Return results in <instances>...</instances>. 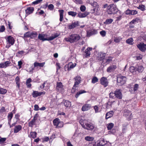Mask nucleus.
Listing matches in <instances>:
<instances>
[{
    "label": "nucleus",
    "mask_w": 146,
    "mask_h": 146,
    "mask_svg": "<svg viewBox=\"0 0 146 146\" xmlns=\"http://www.w3.org/2000/svg\"><path fill=\"white\" fill-rule=\"evenodd\" d=\"M97 31L95 29H93L92 30L89 34L90 35V36L92 35L96 34L97 33Z\"/></svg>",
    "instance_id": "nucleus-51"
},
{
    "label": "nucleus",
    "mask_w": 146,
    "mask_h": 146,
    "mask_svg": "<svg viewBox=\"0 0 146 146\" xmlns=\"http://www.w3.org/2000/svg\"><path fill=\"white\" fill-rule=\"evenodd\" d=\"M82 125V127L85 129L89 130H92L94 127V125L90 123H86L84 125L83 124Z\"/></svg>",
    "instance_id": "nucleus-11"
},
{
    "label": "nucleus",
    "mask_w": 146,
    "mask_h": 146,
    "mask_svg": "<svg viewBox=\"0 0 146 146\" xmlns=\"http://www.w3.org/2000/svg\"><path fill=\"white\" fill-rule=\"evenodd\" d=\"M137 67L135 66H132L130 67L129 70L131 72L133 73L137 71Z\"/></svg>",
    "instance_id": "nucleus-34"
},
{
    "label": "nucleus",
    "mask_w": 146,
    "mask_h": 146,
    "mask_svg": "<svg viewBox=\"0 0 146 146\" xmlns=\"http://www.w3.org/2000/svg\"><path fill=\"white\" fill-rule=\"evenodd\" d=\"M76 64H73L72 62L69 63L68 64L66 65L64 67L65 71H69L72 69L74 68L76 66Z\"/></svg>",
    "instance_id": "nucleus-10"
},
{
    "label": "nucleus",
    "mask_w": 146,
    "mask_h": 146,
    "mask_svg": "<svg viewBox=\"0 0 146 146\" xmlns=\"http://www.w3.org/2000/svg\"><path fill=\"white\" fill-rule=\"evenodd\" d=\"M79 25V22L78 21H76L72 23L71 24L68 26V28L69 29H72Z\"/></svg>",
    "instance_id": "nucleus-19"
},
{
    "label": "nucleus",
    "mask_w": 146,
    "mask_h": 146,
    "mask_svg": "<svg viewBox=\"0 0 146 146\" xmlns=\"http://www.w3.org/2000/svg\"><path fill=\"white\" fill-rule=\"evenodd\" d=\"M56 89L57 91L62 92L64 90L63 86L61 82H57Z\"/></svg>",
    "instance_id": "nucleus-16"
},
{
    "label": "nucleus",
    "mask_w": 146,
    "mask_h": 146,
    "mask_svg": "<svg viewBox=\"0 0 146 146\" xmlns=\"http://www.w3.org/2000/svg\"><path fill=\"white\" fill-rule=\"evenodd\" d=\"M45 93L44 92H39L38 91H33L32 95L34 98H36L38 96H41L42 94H44Z\"/></svg>",
    "instance_id": "nucleus-18"
},
{
    "label": "nucleus",
    "mask_w": 146,
    "mask_h": 146,
    "mask_svg": "<svg viewBox=\"0 0 146 146\" xmlns=\"http://www.w3.org/2000/svg\"><path fill=\"white\" fill-rule=\"evenodd\" d=\"M137 8L142 11H144L145 9V6L143 5H140L139 7H137Z\"/></svg>",
    "instance_id": "nucleus-43"
},
{
    "label": "nucleus",
    "mask_w": 146,
    "mask_h": 146,
    "mask_svg": "<svg viewBox=\"0 0 146 146\" xmlns=\"http://www.w3.org/2000/svg\"><path fill=\"white\" fill-rule=\"evenodd\" d=\"M100 84L103 85L104 87H106L108 86V82L107 78L105 77H102L100 79Z\"/></svg>",
    "instance_id": "nucleus-15"
},
{
    "label": "nucleus",
    "mask_w": 146,
    "mask_h": 146,
    "mask_svg": "<svg viewBox=\"0 0 146 146\" xmlns=\"http://www.w3.org/2000/svg\"><path fill=\"white\" fill-rule=\"evenodd\" d=\"M22 128V126L21 125H18L15 126L14 129V133H16L18 132Z\"/></svg>",
    "instance_id": "nucleus-25"
},
{
    "label": "nucleus",
    "mask_w": 146,
    "mask_h": 146,
    "mask_svg": "<svg viewBox=\"0 0 146 146\" xmlns=\"http://www.w3.org/2000/svg\"><path fill=\"white\" fill-rule=\"evenodd\" d=\"M115 97L119 99H121L122 98V94L121 90L117 89L115 91Z\"/></svg>",
    "instance_id": "nucleus-14"
},
{
    "label": "nucleus",
    "mask_w": 146,
    "mask_h": 146,
    "mask_svg": "<svg viewBox=\"0 0 146 146\" xmlns=\"http://www.w3.org/2000/svg\"><path fill=\"white\" fill-rule=\"evenodd\" d=\"M20 115L19 114H16L15 117V118L16 119V122L20 120L19 119Z\"/></svg>",
    "instance_id": "nucleus-57"
},
{
    "label": "nucleus",
    "mask_w": 146,
    "mask_h": 146,
    "mask_svg": "<svg viewBox=\"0 0 146 146\" xmlns=\"http://www.w3.org/2000/svg\"><path fill=\"white\" fill-rule=\"evenodd\" d=\"M123 115L126 117L128 120H130L132 117L131 112L126 110H124Z\"/></svg>",
    "instance_id": "nucleus-9"
},
{
    "label": "nucleus",
    "mask_w": 146,
    "mask_h": 146,
    "mask_svg": "<svg viewBox=\"0 0 146 146\" xmlns=\"http://www.w3.org/2000/svg\"><path fill=\"white\" fill-rule=\"evenodd\" d=\"M42 0H36V1L33 2L32 3L34 5H37L40 3Z\"/></svg>",
    "instance_id": "nucleus-53"
},
{
    "label": "nucleus",
    "mask_w": 146,
    "mask_h": 146,
    "mask_svg": "<svg viewBox=\"0 0 146 146\" xmlns=\"http://www.w3.org/2000/svg\"><path fill=\"white\" fill-rule=\"evenodd\" d=\"M114 125L112 123H110L108 124L107 128L108 130H110L113 127Z\"/></svg>",
    "instance_id": "nucleus-49"
},
{
    "label": "nucleus",
    "mask_w": 146,
    "mask_h": 146,
    "mask_svg": "<svg viewBox=\"0 0 146 146\" xmlns=\"http://www.w3.org/2000/svg\"><path fill=\"white\" fill-rule=\"evenodd\" d=\"M59 35L57 33H56L52 36L48 37V39L46 38V35L44 34H39L38 35V38L40 40L43 41L46 40H52L58 37Z\"/></svg>",
    "instance_id": "nucleus-2"
},
{
    "label": "nucleus",
    "mask_w": 146,
    "mask_h": 146,
    "mask_svg": "<svg viewBox=\"0 0 146 146\" xmlns=\"http://www.w3.org/2000/svg\"><path fill=\"white\" fill-rule=\"evenodd\" d=\"M5 111V109L4 107H2L0 109V113H3Z\"/></svg>",
    "instance_id": "nucleus-63"
},
{
    "label": "nucleus",
    "mask_w": 146,
    "mask_h": 146,
    "mask_svg": "<svg viewBox=\"0 0 146 146\" xmlns=\"http://www.w3.org/2000/svg\"><path fill=\"white\" fill-rule=\"evenodd\" d=\"M90 4L92 6L95 7L94 8L96 9L97 10L98 9L99 5L96 2H94L93 3H90Z\"/></svg>",
    "instance_id": "nucleus-33"
},
{
    "label": "nucleus",
    "mask_w": 146,
    "mask_h": 146,
    "mask_svg": "<svg viewBox=\"0 0 146 146\" xmlns=\"http://www.w3.org/2000/svg\"><path fill=\"white\" fill-rule=\"evenodd\" d=\"M118 11L116 5L114 4H110L108 7L107 12L109 14H114Z\"/></svg>",
    "instance_id": "nucleus-3"
},
{
    "label": "nucleus",
    "mask_w": 146,
    "mask_h": 146,
    "mask_svg": "<svg viewBox=\"0 0 146 146\" xmlns=\"http://www.w3.org/2000/svg\"><path fill=\"white\" fill-rule=\"evenodd\" d=\"M126 77L121 75L118 76L117 78V84L119 86L123 85L126 80Z\"/></svg>",
    "instance_id": "nucleus-6"
},
{
    "label": "nucleus",
    "mask_w": 146,
    "mask_h": 146,
    "mask_svg": "<svg viewBox=\"0 0 146 146\" xmlns=\"http://www.w3.org/2000/svg\"><path fill=\"white\" fill-rule=\"evenodd\" d=\"M86 7L84 5H82L80 7V10L82 12L86 10Z\"/></svg>",
    "instance_id": "nucleus-59"
},
{
    "label": "nucleus",
    "mask_w": 146,
    "mask_h": 146,
    "mask_svg": "<svg viewBox=\"0 0 146 146\" xmlns=\"http://www.w3.org/2000/svg\"><path fill=\"white\" fill-rule=\"evenodd\" d=\"M113 20L112 19H109L106 20L104 22V23L106 24H109L111 23L113 21Z\"/></svg>",
    "instance_id": "nucleus-41"
},
{
    "label": "nucleus",
    "mask_w": 146,
    "mask_h": 146,
    "mask_svg": "<svg viewBox=\"0 0 146 146\" xmlns=\"http://www.w3.org/2000/svg\"><path fill=\"white\" fill-rule=\"evenodd\" d=\"M34 110L35 111H38L39 110V106L38 105L36 104L34 106Z\"/></svg>",
    "instance_id": "nucleus-62"
},
{
    "label": "nucleus",
    "mask_w": 146,
    "mask_h": 146,
    "mask_svg": "<svg viewBox=\"0 0 146 146\" xmlns=\"http://www.w3.org/2000/svg\"><path fill=\"white\" fill-rule=\"evenodd\" d=\"M15 80L16 84H17L18 87L19 88L20 85L19 83L20 79L19 78L18 76H17L15 78Z\"/></svg>",
    "instance_id": "nucleus-40"
},
{
    "label": "nucleus",
    "mask_w": 146,
    "mask_h": 146,
    "mask_svg": "<svg viewBox=\"0 0 146 146\" xmlns=\"http://www.w3.org/2000/svg\"><path fill=\"white\" fill-rule=\"evenodd\" d=\"M137 71H138L139 72L141 73L143 71L144 68L142 66H139L137 67Z\"/></svg>",
    "instance_id": "nucleus-32"
},
{
    "label": "nucleus",
    "mask_w": 146,
    "mask_h": 146,
    "mask_svg": "<svg viewBox=\"0 0 146 146\" xmlns=\"http://www.w3.org/2000/svg\"><path fill=\"white\" fill-rule=\"evenodd\" d=\"M140 21V19L138 18H136L135 19H133L130 22V24H134L136 23H138Z\"/></svg>",
    "instance_id": "nucleus-35"
},
{
    "label": "nucleus",
    "mask_w": 146,
    "mask_h": 146,
    "mask_svg": "<svg viewBox=\"0 0 146 146\" xmlns=\"http://www.w3.org/2000/svg\"><path fill=\"white\" fill-rule=\"evenodd\" d=\"M98 78L94 76L93 78L92 79V83L93 84H94L98 81Z\"/></svg>",
    "instance_id": "nucleus-44"
},
{
    "label": "nucleus",
    "mask_w": 146,
    "mask_h": 146,
    "mask_svg": "<svg viewBox=\"0 0 146 146\" xmlns=\"http://www.w3.org/2000/svg\"><path fill=\"white\" fill-rule=\"evenodd\" d=\"M58 11L59 13V20L60 22H62L63 21V14L64 13V11L63 10L60 9Z\"/></svg>",
    "instance_id": "nucleus-26"
},
{
    "label": "nucleus",
    "mask_w": 146,
    "mask_h": 146,
    "mask_svg": "<svg viewBox=\"0 0 146 146\" xmlns=\"http://www.w3.org/2000/svg\"><path fill=\"white\" fill-rule=\"evenodd\" d=\"M88 15L87 12H84L83 13H79L78 14V16L80 18H83L86 17Z\"/></svg>",
    "instance_id": "nucleus-29"
},
{
    "label": "nucleus",
    "mask_w": 146,
    "mask_h": 146,
    "mask_svg": "<svg viewBox=\"0 0 146 146\" xmlns=\"http://www.w3.org/2000/svg\"><path fill=\"white\" fill-rule=\"evenodd\" d=\"M7 92L6 90L3 88H0V93L1 94H4L6 93Z\"/></svg>",
    "instance_id": "nucleus-50"
},
{
    "label": "nucleus",
    "mask_w": 146,
    "mask_h": 146,
    "mask_svg": "<svg viewBox=\"0 0 146 146\" xmlns=\"http://www.w3.org/2000/svg\"><path fill=\"white\" fill-rule=\"evenodd\" d=\"M115 96V92L113 93V92H111L109 94V97L110 98H113Z\"/></svg>",
    "instance_id": "nucleus-54"
},
{
    "label": "nucleus",
    "mask_w": 146,
    "mask_h": 146,
    "mask_svg": "<svg viewBox=\"0 0 146 146\" xmlns=\"http://www.w3.org/2000/svg\"><path fill=\"white\" fill-rule=\"evenodd\" d=\"M37 133L35 132H31L30 133V136L32 138H34L36 137Z\"/></svg>",
    "instance_id": "nucleus-48"
},
{
    "label": "nucleus",
    "mask_w": 146,
    "mask_h": 146,
    "mask_svg": "<svg viewBox=\"0 0 146 146\" xmlns=\"http://www.w3.org/2000/svg\"><path fill=\"white\" fill-rule=\"evenodd\" d=\"M35 121L32 119L31 121L29 123V126L30 127H33V126L35 124Z\"/></svg>",
    "instance_id": "nucleus-37"
},
{
    "label": "nucleus",
    "mask_w": 146,
    "mask_h": 146,
    "mask_svg": "<svg viewBox=\"0 0 146 146\" xmlns=\"http://www.w3.org/2000/svg\"><path fill=\"white\" fill-rule=\"evenodd\" d=\"M122 38L120 36L116 37L114 39V41L116 43H118L120 42Z\"/></svg>",
    "instance_id": "nucleus-36"
},
{
    "label": "nucleus",
    "mask_w": 146,
    "mask_h": 146,
    "mask_svg": "<svg viewBox=\"0 0 146 146\" xmlns=\"http://www.w3.org/2000/svg\"><path fill=\"white\" fill-rule=\"evenodd\" d=\"M53 124L54 126H56L57 128H60L63 126V123L62 122L60 121L59 119L56 118L53 121Z\"/></svg>",
    "instance_id": "nucleus-8"
},
{
    "label": "nucleus",
    "mask_w": 146,
    "mask_h": 146,
    "mask_svg": "<svg viewBox=\"0 0 146 146\" xmlns=\"http://www.w3.org/2000/svg\"><path fill=\"white\" fill-rule=\"evenodd\" d=\"M91 108V105L90 104H86L82 106L81 110L82 111H86L90 109Z\"/></svg>",
    "instance_id": "nucleus-17"
},
{
    "label": "nucleus",
    "mask_w": 146,
    "mask_h": 146,
    "mask_svg": "<svg viewBox=\"0 0 146 146\" xmlns=\"http://www.w3.org/2000/svg\"><path fill=\"white\" fill-rule=\"evenodd\" d=\"M139 88V85L137 84H135L133 86V90L135 92L137 91Z\"/></svg>",
    "instance_id": "nucleus-47"
},
{
    "label": "nucleus",
    "mask_w": 146,
    "mask_h": 146,
    "mask_svg": "<svg viewBox=\"0 0 146 146\" xmlns=\"http://www.w3.org/2000/svg\"><path fill=\"white\" fill-rule=\"evenodd\" d=\"M54 6L53 5L50 4L48 6V9L50 10H52L54 9Z\"/></svg>",
    "instance_id": "nucleus-60"
},
{
    "label": "nucleus",
    "mask_w": 146,
    "mask_h": 146,
    "mask_svg": "<svg viewBox=\"0 0 146 146\" xmlns=\"http://www.w3.org/2000/svg\"><path fill=\"white\" fill-rule=\"evenodd\" d=\"M85 139L88 141H92L94 139V137L90 136H87L85 137Z\"/></svg>",
    "instance_id": "nucleus-38"
},
{
    "label": "nucleus",
    "mask_w": 146,
    "mask_h": 146,
    "mask_svg": "<svg viewBox=\"0 0 146 146\" xmlns=\"http://www.w3.org/2000/svg\"><path fill=\"white\" fill-rule=\"evenodd\" d=\"M94 109L95 110V113L99 112V108L97 106H94Z\"/></svg>",
    "instance_id": "nucleus-55"
},
{
    "label": "nucleus",
    "mask_w": 146,
    "mask_h": 146,
    "mask_svg": "<svg viewBox=\"0 0 146 146\" xmlns=\"http://www.w3.org/2000/svg\"><path fill=\"white\" fill-rule=\"evenodd\" d=\"M11 63L10 61H8L5 62L4 63H0V68H6L9 66V64Z\"/></svg>",
    "instance_id": "nucleus-22"
},
{
    "label": "nucleus",
    "mask_w": 146,
    "mask_h": 146,
    "mask_svg": "<svg viewBox=\"0 0 146 146\" xmlns=\"http://www.w3.org/2000/svg\"><path fill=\"white\" fill-rule=\"evenodd\" d=\"M81 79V77L78 76H76L74 78L75 82L71 90L72 93H74L76 92V88L78 87V85L80 83Z\"/></svg>",
    "instance_id": "nucleus-4"
},
{
    "label": "nucleus",
    "mask_w": 146,
    "mask_h": 146,
    "mask_svg": "<svg viewBox=\"0 0 146 146\" xmlns=\"http://www.w3.org/2000/svg\"><path fill=\"white\" fill-rule=\"evenodd\" d=\"M98 57L100 58V60H102L104 58L105 56V54L102 52H99L98 54Z\"/></svg>",
    "instance_id": "nucleus-30"
},
{
    "label": "nucleus",
    "mask_w": 146,
    "mask_h": 146,
    "mask_svg": "<svg viewBox=\"0 0 146 146\" xmlns=\"http://www.w3.org/2000/svg\"><path fill=\"white\" fill-rule=\"evenodd\" d=\"M37 35L38 34L36 32H28L24 34V36L23 37L24 39L27 37H30L31 38H33L36 37Z\"/></svg>",
    "instance_id": "nucleus-5"
},
{
    "label": "nucleus",
    "mask_w": 146,
    "mask_h": 146,
    "mask_svg": "<svg viewBox=\"0 0 146 146\" xmlns=\"http://www.w3.org/2000/svg\"><path fill=\"white\" fill-rule=\"evenodd\" d=\"M122 15H120L118 17H116V18L115 21H119L121 20L122 19Z\"/></svg>",
    "instance_id": "nucleus-56"
},
{
    "label": "nucleus",
    "mask_w": 146,
    "mask_h": 146,
    "mask_svg": "<svg viewBox=\"0 0 146 146\" xmlns=\"http://www.w3.org/2000/svg\"><path fill=\"white\" fill-rule=\"evenodd\" d=\"M114 112L113 111H110L107 113L106 115V119H108L111 117L113 115Z\"/></svg>",
    "instance_id": "nucleus-28"
},
{
    "label": "nucleus",
    "mask_w": 146,
    "mask_h": 146,
    "mask_svg": "<svg viewBox=\"0 0 146 146\" xmlns=\"http://www.w3.org/2000/svg\"><path fill=\"white\" fill-rule=\"evenodd\" d=\"M86 92L83 90H81L78 92L75 95V97L77 98L80 96V95L85 93Z\"/></svg>",
    "instance_id": "nucleus-31"
},
{
    "label": "nucleus",
    "mask_w": 146,
    "mask_h": 146,
    "mask_svg": "<svg viewBox=\"0 0 146 146\" xmlns=\"http://www.w3.org/2000/svg\"><path fill=\"white\" fill-rule=\"evenodd\" d=\"M116 65H112L108 67L107 69V71L108 72L111 73L113 72L116 68Z\"/></svg>",
    "instance_id": "nucleus-20"
},
{
    "label": "nucleus",
    "mask_w": 146,
    "mask_h": 146,
    "mask_svg": "<svg viewBox=\"0 0 146 146\" xmlns=\"http://www.w3.org/2000/svg\"><path fill=\"white\" fill-rule=\"evenodd\" d=\"M137 48L142 52H144L146 50V44L143 43H139L137 45Z\"/></svg>",
    "instance_id": "nucleus-12"
},
{
    "label": "nucleus",
    "mask_w": 146,
    "mask_h": 146,
    "mask_svg": "<svg viewBox=\"0 0 146 146\" xmlns=\"http://www.w3.org/2000/svg\"><path fill=\"white\" fill-rule=\"evenodd\" d=\"M133 41V40L132 38H131L127 39L126 40V42L128 44H132Z\"/></svg>",
    "instance_id": "nucleus-45"
},
{
    "label": "nucleus",
    "mask_w": 146,
    "mask_h": 146,
    "mask_svg": "<svg viewBox=\"0 0 146 146\" xmlns=\"http://www.w3.org/2000/svg\"><path fill=\"white\" fill-rule=\"evenodd\" d=\"M45 64V63L44 62L40 63L36 62L34 63V65L35 68L36 67L37 68L38 66L42 67L44 66Z\"/></svg>",
    "instance_id": "nucleus-27"
},
{
    "label": "nucleus",
    "mask_w": 146,
    "mask_h": 146,
    "mask_svg": "<svg viewBox=\"0 0 146 146\" xmlns=\"http://www.w3.org/2000/svg\"><path fill=\"white\" fill-rule=\"evenodd\" d=\"M100 33L102 37H104L106 35V31L104 30H102L100 31Z\"/></svg>",
    "instance_id": "nucleus-52"
},
{
    "label": "nucleus",
    "mask_w": 146,
    "mask_h": 146,
    "mask_svg": "<svg viewBox=\"0 0 146 146\" xmlns=\"http://www.w3.org/2000/svg\"><path fill=\"white\" fill-rule=\"evenodd\" d=\"M69 15H71L73 17H75L77 15V13L74 11H69L68 12Z\"/></svg>",
    "instance_id": "nucleus-42"
},
{
    "label": "nucleus",
    "mask_w": 146,
    "mask_h": 146,
    "mask_svg": "<svg viewBox=\"0 0 146 146\" xmlns=\"http://www.w3.org/2000/svg\"><path fill=\"white\" fill-rule=\"evenodd\" d=\"M106 143L103 139H100L97 141L96 143L97 146H103L106 144Z\"/></svg>",
    "instance_id": "nucleus-21"
},
{
    "label": "nucleus",
    "mask_w": 146,
    "mask_h": 146,
    "mask_svg": "<svg viewBox=\"0 0 146 146\" xmlns=\"http://www.w3.org/2000/svg\"><path fill=\"white\" fill-rule=\"evenodd\" d=\"M62 103L66 108H69L71 106V103L68 100H64Z\"/></svg>",
    "instance_id": "nucleus-24"
},
{
    "label": "nucleus",
    "mask_w": 146,
    "mask_h": 146,
    "mask_svg": "<svg viewBox=\"0 0 146 146\" xmlns=\"http://www.w3.org/2000/svg\"><path fill=\"white\" fill-rule=\"evenodd\" d=\"M5 30V28L4 26L2 25L0 28V33H2L4 32Z\"/></svg>",
    "instance_id": "nucleus-58"
},
{
    "label": "nucleus",
    "mask_w": 146,
    "mask_h": 146,
    "mask_svg": "<svg viewBox=\"0 0 146 146\" xmlns=\"http://www.w3.org/2000/svg\"><path fill=\"white\" fill-rule=\"evenodd\" d=\"M92 47H88L84 52V55L85 58H88L90 57L91 54L90 52L92 50Z\"/></svg>",
    "instance_id": "nucleus-13"
},
{
    "label": "nucleus",
    "mask_w": 146,
    "mask_h": 146,
    "mask_svg": "<svg viewBox=\"0 0 146 146\" xmlns=\"http://www.w3.org/2000/svg\"><path fill=\"white\" fill-rule=\"evenodd\" d=\"M74 2L77 4H82L83 2L82 0H72Z\"/></svg>",
    "instance_id": "nucleus-46"
},
{
    "label": "nucleus",
    "mask_w": 146,
    "mask_h": 146,
    "mask_svg": "<svg viewBox=\"0 0 146 146\" xmlns=\"http://www.w3.org/2000/svg\"><path fill=\"white\" fill-rule=\"evenodd\" d=\"M35 68V67H34V66H32L27 70V71L30 74H32L33 73V71L34 70Z\"/></svg>",
    "instance_id": "nucleus-39"
},
{
    "label": "nucleus",
    "mask_w": 146,
    "mask_h": 146,
    "mask_svg": "<svg viewBox=\"0 0 146 146\" xmlns=\"http://www.w3.org/2000/svg\"><path fill=\"white\" fill-rule=\"evenodd\" d=\"M88 146H97L96 145V143L93 142L91 143H90L88 144Z\"/></svg>",
    "instance_id": "nucleus-64"
},
{
    "label": "nucleus",
    "mask_w": 146,
    "mask_h": 146,
    "mask_svg": "<svg viewBox=\"0 0 146 146\" xmlns=\"http://www.w3.org/2000/svg\"><path fill=\"white\" fill-rule=\"evenodd\" d=\"M137 13V11L136 10H131V15H135Z\"/></svg>",
    "instance_id": "nucleus-61"
},
{
    "label": "nucleus",
    "mask_w": 146,
    "mask_h": 146,
    "mask_svg": "<svg viewBox=\"0 0 146 146\" xmlns=\"http://www.w3.org/2000/svg\"><path fill=\"white\" fill-rule=\"evenodd\" d=\"M7 44L6 47L9 48L11 46L13 45L15 42V40L11 36H8L6 39Z\"/></svg>",
    "instance_id": "nucleus-7"
},
{
    "label": "nucleus",
    "mask_w": 146,
    "mask_h": 146,
    "mask_svg": "<svg viewBox=\"0 0 146 146\" xmlns=\"http://www.w3.org/2000/svg\"><path fill=\"white\" fill-rule=\"evenodd\" d=\"M34 11V8L33 7H28L25 10L26 14L28 15H29L33 12Z\"/></svg>",
    "instance_id": "nucleus-23"
},
{
    "label": "nucleus",
    "mask_w": 146,
    "mask_h": 146,
    "mask_svg": "<svg viewBox=\"0 0 146 146\" xmlns=\"http://www.w3.org/2000/svg\"><path fill=\"white\" fill-rule=\"evenodd\" d=\"M80 36L77 34H73L70 35L69 37L65 38V40L67 42L71 43L76 42L80 40Z\"/></svg>",
    "instance_id": "nucleus-1"
}]
</instances>
